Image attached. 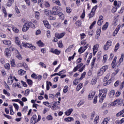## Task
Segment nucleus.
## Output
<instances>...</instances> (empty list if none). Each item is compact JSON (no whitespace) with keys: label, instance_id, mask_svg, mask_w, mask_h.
Masks as SVG:
<instances>
[{"label":"nucleus","instance_id":"1","mask_svg":"<svg viewBox=\"0 0 124 124\" xmlns=\"http://www.w3.org/2000/svg\"><path fill=\"white\" fill-rule=\"evenodd\" d=\"M116 61H117V57L115 56L111 63L112 68H113L114 71L115 72L112 73V74L113 75H114V76H115V75H117V74H118V72L120 71V69H119V67L116 66Z\"/></svg>","mask_w":124,"mask_h":124},{"label":"nucleus","instance_id":"2","mask_svg":"<svg viewBox=\"0 0 124 124\" xmlns=\"http://www.w3.org/2000/svg\"><path fill=\"white\" fill-rule=\"evenodd\" d=\"M41 120V116L40 115H38V119L37 116L36 115H33L32 117L31 118V123L33 124H35L36 123H38L39 121Z\"/></svg>","mask_w":124,"mask_h":124},{"label":"nucleus","instance_id":"3","mask_svg":"<svg viewBox=\"0 0 124 124\" xmlns=\"http://www.w3.org/2000/svg\"><path fill=\"white\" fill-rule=\"evenodd\" d=\"M22 46L23 47H25V48H30V49H31V50H32L33 51H34V50H35V46L28 43H22Z\"/></svg>","mask_w":124,"mask_h":124},{"label":"nucleus","instance_id":"4","mask_svg":"<svg viewBox=\"0 0 124 124\" xmlns=\"http://www.w3.org/2000/svg\"><path fill=\"white\" fill-rule=\"evenodd\" d=\"M31 25H32V23L29 22L28 23H26L23 25L22 28V31H27L30 29V27H31Z\"/></svg>","mask_w":124,"mask_h":124},{"label":"nucleus","instance_id":"5","mask_svg":"<svg viewBox=\"0 0 124 124\" xmlns=\"http://www.w3.org/2000/svg\"><path fill=\"white\" fill-rule=\"evenodd\" d=\"M106 69H107V66H104L101 68L98 71V76H101L106 71Z\"/></svg>","mask_w":124,"mask_h":124},{"label":"nucleus","instance_id":"6","mask_svg":"<svg viewBox=\"0 0 124 124\" xmlns=\"http://www.w3.org/2000/svg\"><path fill=\"white\" fill-rule=\"evenodd\" d=\"M52 12L53 15H58L60 12L59 11V6H55L52 8Z\"/></svg>","mask_w":124,"mask_h":124},{"label":"nucleus","instance_id":"7","mask_svg":"<svg viewBox=\"0 0 124 124\" xmlns=\"http://www.w3.org/2000/svg\"><path fill=\"white\" fill-rule=\"evenodd\" d=\"M111 43H112V42L111 41H107L106 44L104 46V50L107 51V50L109 49V47L111 46Z\"/></svg>","mask_w":124,"mask_h":124},{"label":"nucleus","instance_id":"8","mask_svg":"<svg viewBox=\"0 0 124 124\" xmlns=\"http://www.w3.org/2000/svg\"><path fill=\"white\" fill-rule=\"evenodd\" d=\"M64 35H65V32H62V33H56L55 34V37H56L58 39H61V38H62V37H63Z\"/></svg>","mask_w":124,"mask_h":124},{"label":"nucleus","instance_id":"9","mask_svg":"<svg viewBox=\"0 0 124 124\" xmlns=\"http://www.w3.org/2000/svg\"><path fill=\"white\" fill-rule=\"evenodd\" d=\"M13 81H14V78L12 76L10 75L8 78V84H9V85H12Z\"/></svg>","mask_w":124,"mask_h":124},{"label":"nucleus","instance_id":"10","mask_svg":"<svg viewBox=\"0 0 124 124\" xmlns=\"http://www.w3.org/2000/svg\"><path fill=\"white\" fill-rule=\"evenodd\" d=\"M102 23H103V16H100L99 17L97 24L98 25V26H101V25H102Z\"/></svg>","mask_w":124,"mask_h":124},{"label":"nucleus","instance_id":"11","mask_svg":"<svg viewBox=\"0 0 124 124\" xmlns=\"http://www.w3.org/2000/svg\"><path fill=\"white\" fill-rule=\"evenodd\" d=\"M5 54L8 58H9L10 56H11V51H10L8 48H6L5 49Z\"/></svg>","mask_w":124,"mask_h":124},{"label":"nucleus","instance_id":"12","mask_svg":"<svg viewBox=\"0 0 124 124\" xmlns=\"http://www.w3.org/2000/svg\"><path fill=\"white\" fill-rule=\"evenodd\" d=\"M72 112H73V108H70L65 112V115L66 116H70Z\"/></svg>","mask_w":124,"mask_h":124},{"label":"nucleus","instance_id":"13","mask_svg":"<svg viewBox=\"0 0 124 124\" xmlns=\"http://www.w3.org/2000/svg\"><path fill=\"white\" fill-rule=\"evenodd\" d=\"M43 23L44 25L47 29H51V26L49 24V23L47 22V20H45L43 21Z\"/></svg>","mask_w":124,"mask_h":124},{"label":"nucleus","instance_id":"14","mask_svg":"<svg viewBox=\"0 0 124 124\" xmlns=\"http://www.w3.org/2000/svg\"><path fill=\"white\" fill-rule=\"evenodd\" d=\"M15 42L16 44H17V45H18V46H19L21 49H22V46L20 45V41L19 40V38H18V37H16L15 38Z\"/></svg>","mask_w":124,"mask_h":124},{"label":"nucleus","instance_id":"15","mask_svg":"<svg viewBox=\"0 0 124 124\" xmlns=\"http://www.w3.org/2000/svg\"><path fill=\"white\" fill-rule=\"evenodd\" d=\"M3 44H5V45H7L8 46L11 45V41L7 40L3 41Z\"/></svg>","mask_w":124,"mask_h":124},{"label":"nucleus","instance_id":"16","mask_svg":"<svg viewBox=\"0 0 124 124\" xmlns=\"http://www.w3.org/2000/svg\"><path fill=\"white\" fill-rule=\"evenodd\" d=\"M16 57L19 60H22V56H21V54L20 53H19V51L18 50H16Z\"/></svg>","mask_w":124,"mask_h":124},{"label":"nucleus","instance_id":"17","mask_svg":"<svg viewBox=\"0 0 124 124\" xmlns=\"http://www.w3.org/2000/svg\"><path fill=\"white\" fill-rule=\"evenodd\" d=\"M115 90H111L109 92V93H108V95L109 96V97H113L114 95H115Z\"/></svg>","mask_w":124,"mask_h":124},{"label":"nucleus","instance_id":"18","mask_svg":"<svg viewBox=\"0 0 124 124\" xmlns=\"http://www.w3.org/2000/svg\"><path fill=\"white\" fill-rule=\"evenodd\" d=\"M94 94H95V92H92V93H90L89 94V98L90 99H92L94 96Z\"/></svg>","mask_w":124,"mask_h":124},{"label":"nucleus","instance_id":"19","mask_svg":"<svg viewBox=\"0 0 124 124\" xmlns=\"http://www.w3.org/2000/svg\"><path fill=\"white\" fill-rule=\"evenodd\" d=\"M53 26L55 28H61L62 27V23H54Z\"/></svg>","mask_w":124,"mask_h":124},{"label":"nucleus","instance_id":"20","mask_svg":"<svg viewBox=\"0 0 124 124\" xmlns=\"http://www.w3.org/2000/svg\"><path fill=\"white\" fill-rule=\"evenodd\" d=\"M94 14H95V12L94 11H93L92 10L91 13L89 14V18L90 19V18H93V17L94 16Z\"/></svg>","mask_w":124,"mask_h":124},{"label":"nucleus","instance_id":"21","mask_svg":"<svg viewBox=\"0 0 124 124\" xmlns=\"http://www.w3.org/2000/svg\"><path fill=\"white\" fill-rule=\"evenodd\" d=\"M120 31V27H119L118 26L116 28L114 31L113 32V36H115L117 34V33H118V31Z\"/></svg>","mask_w":124,"mask_h":124},{"label":"nucleus","instance_id":"22","mask_svg":"<svg viewBox=\"0 0 124 124\" xmlns=\"http://www.w3.org/2000/svg\"><path fill=\"white\" fill-rule=\"evenodd\" d=\"M26 71H25L22 69L19 70L18 71V73L19 74V75H24V74H26Z\"/></svg>","mask_w":124,"mask_h":124},{"label":"nucleus","instance_id":"23","mask_svg":"<svg viewBox=\"0 0 124 124\" xmlns=\"http://www.w3.org/2000/svg\"><path fill=\"white\" fill-rule=\"evenodd\" d=\"M107 93L105 94H102L101 98L100 99V102H103V100H104V98L106 97Z\"/></svg>","mask_w":124,"mask_h":124},{"label":"nucleus","instance_id":"24","mask_svg":"<svg viewBox=\"0 0 124 124\" xmlns=\"http://www.w3.org/2000/svg\"><path fill=\"white\" fill-rule=\"evenodd\" d=\"M57 15L59 16L60 19H62V20L64 19V15H63V14L59 13Z\"/></svg>","mask_w":124,"mask_h":124},{"label":"nucleus","instance_id":"25","mask_svg":"<svg viewBox=\"0 0 124 124\" xmlns=\"http://www.w3.org/2000/svg\"><path fill=\"white\" fill-rule=\"evenodd\" d=\"M65 122H71L72 121H74V119L72 117H68L64 119Z\"/></svg>","mask_w":124,"mask_h":124},{"label":"nucleus","instance_id":"26","mask_svg":"<svg viewBox=\"0 0 124 124\" xmlns=\"http://www.w3.org/2000/svg\"><path fill=\"white\" fill-rule=\"evenodd\" d=\"M97 32V35L96 36V38L98 39L99 37V36L100 35V33L101 32V29H98L96 31Z\"/></svg>","mask_w":124,"mask_h":124},{"label":"nucleus","instance_id":"27","mask_svg":"<svg viewBox=\"0 0 124 124\" xmlns=\"http://www.w3.org/2000/svg\"><path fill=\"white\" fill-rule=\"evenodd\" d=\"M108 25H109L108 22H106V24L104 25L103 27H102L103 31H106L107 28H108Z\"/></svg>","mask_w":124,"mask_h":124},{"label":"nucleus","instance_id":"28","mask_svg":"<svg viewBox=\"0 0 124 124\" xmlns=\"http://www.w3.org/2000/svg\"><path fill=\"white\" fill-rule=\"evenodd\" d=\"M83 88V84L80 83L77 87V90L80 91Z\"/></svg>","mask_w":124,"mask_h":124},{"label":"nucleus","instance_id":"29","mask_svg":"<svg viewBox=\"0 0 124 124\" xmlns=\"http://www.w3.org/2000/svg\"><path fill=\"white\" fill-rule=\"evenodd\" d=\"M98 45H94L93 47V54H94V53H95L96 51H95V50H97V49H98Z\"/></svg>","mask_w":124,"mask_h":124},{"label":"nucleus","instance_id":"30","mask_svg":"<svg viewBox=\"0 0 124 124\" xmlns=\"http://www.w3.org/2000/svg\"><path fill=\"white\" fill-rule=\"evenodd\" d=\"M37 44H38V46L40 47H43V46H44V44L42 42H41V40L38 41L37 42Z\"/></svg>","mask_w":124,"mask_h":124},{"label":"nucleus","instance_id":"31","mask_svg":"<svg viewBox=\"0 0 124 124\" xmlns=\"http://www.w3.org/2000/svg\"><path fill=\"white\" fill-rule=\"evenodd\" d=\"M107 89H104L100 91V93H102V94H104L105 93H107Z\"/></svg>","mask_w":124,"mask_h":124},{"label":"nucleus","instance_id":"32","mask_svg":"<svg viewBox=\"0 0 124 124\" xmlns=\"http://www.w3.org/2000/svg\"><path fill=\"white\" fill-rule=\"evenodd\" d=\"M44 0H38V3L41 7H42V5L44 3Z\"/></svg>","mask_w":124,"mask_h":124},{"label":"nucleus","instance_id":"33","mask_svg":"<svg viewBox=\"0 0 124 124\" xmlns=\"http://www.w3.org/2000/svg\"><path fill=\"white\" fill-rule=\"evenodd\" d=\"M119 47H120V44L117 43L115 46L114 52H117V50L119 49Z\"/></svg>","mask_w":124,"mask_h":124},{"label":"nucleus","instance_id":"34","mask_svg":"<svg viewBox=\"0 0 124 124\" xmlns=\"http://www.w3.org/2000/svg\"><path fill=\"white\" fill-rule=\"evenodd\" d=\"M9 108H10V114L11 115H14V112H13V108H12V106H9Z\"/></svg>","mask_w":124,"mask_h":124},{"label":"nucleus","instance_id":"35","mask_svg":"<svg viewBox=\"0 0 124 124\" xmlns=\"http://www.w3.org/2000/svg\"><path fill=\"white\" fill-rule=\"evenodd\" d=\"M97 81V79L96 78H93L92 80V85H95Z\"/></svg>","mask_w":124,"mask_h":124},{"label":"nucleus","instance_id":"36","mask_svg":"<svg viewBox=\"0 0 124 124\" xmlns=\"http://www.w3.org/2000/svg\"><path fill=\"white\" fill-rule=\"evenodd\" d=\"M124 54L122 53L121 55V57L119 59V62H123L124 61Z\"/></svg>","mask_w":124,"mask_h":124},{"label":"nucleus","instance_id":"37","mask_svg":"<svg viewBox=\"0 0 124 124\" xmlns=\"http://www.w3.org/2000/svg\"><path fill=\"white\" fill-rule=\"evenodd\" d=\"M95 60H96V58H93V62L91 63L92 64V68H93V66L94 65V62H95Z\"/></svg>","mask_w":124,"mask_h":124},{"label":"nucleus","instance_id":"38","mask_svg":"<svg viewBox=\"0 0 124 124\" xmlns=\"http://www.w3.org/2000/svg\"><path fill=\"white\" fill-rule=\"evenodd\" d=\"M4 67L6 69H10V65L8 63H6L4 65Z\"/></svg>","mask_w":124,"mask_h":124},{"label":"nucleus","instance_id":"39","mask_svg":"<svg viewBox=\"0 0 124 124\" xmlns=\"http://www.w3.org/2000/svg\"><path fill=\"white\" fill-rule=\"evenodd\" d=\"M58 46L60 48L63 47V45L62 44V41H60L58 43Z\"/></svg>","mask_w":124,"mask_h":124},{"label":"nucleus","instance_id":"40","mask_svg":"<svg viewBox=\"0 0 124 124\" xmlns=\"http://www.w3.org/2000/svg\"><path fill=\"white\" fill-rule=\"evenodd\" d=\"M54 54L55 55H60L61 54V51L56 49L54 50Z\"/></svg>","mask_w":124,"mask_h":124},{"label":"nucleus","instance_id":"41","mask_svg":"<svg viewBox=\"0 0 124 124\" xmlns=\"http://www.w3.org/2000/svg\"><path fill=\"white\" fill-rule=\"evenodd\" d=\"M31 77L32 78H34V79H37L38 78V77L37 76V75H36V74L33 73L31 75Z\"/></svg>","mask_w":124,"mask_h":124},{"label":"nucleus","instance_id":"42","mask_svg":"<svg viewBox=\"0 0 124 124\" xmlns=\"http://www.w3.org/2000/svg\"><path fill=\"white\" fill-rule=\"evenodd\" d=\"M27 82L28 85H32V80H31V79H27Z\"/></svg>","mask_w":124,"mask_h":124},{"label":"nucleus","instance_id":"43","mask_svg":"<svg viewBox=\"0 0 124 124\" xmlns=\"http://www.w3.org/2000/svg\"><path fill=\"white\" fill-rule=\"evenodd\" d=\"M66 12L67 13H69V14H70V13H71V11H72V10H71V9L70 8V7H66Z\"/></svg>","mask_w":124,"mask_h":124},{"label":"nucleus","instance_id":"44","mask_svg":"<svg viewBox=\"0 0 124 124\" xmlns=\"http://www.w3.org/2000/svg\"><path fill=\"white\" fill-rule=\"evenodd\" d=\"M67 91H68V87L65 86L63 90V93H67Z\"/></svg>","mask_w":124,"mask_h":124},{"label":"nucleus","instance_id":"45","mask_svg":"<svg viewBox=\"0 0 124 124\" xmlns=\"http://www.w3.org/2000/svg\"><path fill=\"white\" fill-rule=\"evenodd\" d=\"M43 103L44 104V105H46V106H47V107H51L50 103H49L48 102H44Z\"/></svg>","mask_w":124,"mask_h":124},{"label":"nucleus","instance_id":"46","mask_svg":"<svg viewBox=\"0 0 124 124\" xmlns=\"http://www.w3.org/2000/svg\"><path fill=\"white\" fill-rule=\"evenodd\" d=\"M86 75V72H84L81 74V77L80 78H79V81H81L83 78L85 77V76Z\"/></svg>","mask_w":124,"mask_h":124},{"label":"nucleus","instance_id":"47","mask_svg":"<svg viewBox=\"0 0 124 124\" xmlns=\"http://www.w3.org/2000/svg\"><path fill=\"white\" fill-rule=\"evenodd\" d=\"M99 119V116H97L95 117V119H94V123L96 124H97L98 122V121Z\"/></svg>","mask_w":124,"mask_h":124},{"label":"nucleus","instance_id":"48","mask_svg":"<svg viewBox=\"0 0 124 124\" xmlns=\"http://www.w3.org/2000/svg\"><path fill=\"white\" fill-rule=\"evenodd\" d=\"M46 119L47 121H52V120H53V117L51 115H48L46 117Z\"/></svg>","mask_w":124,"mask_h":124},{"label":"nucleus","instance_id":"49","mask_svg":"<svg viewBox=\"0 0 124 124\" xmlns=\"http://www.w3.org/2000/svg\"><path fill=\"white\" fill-rule=\"evenodd\" d=\"M53 2L56 3V4L59 5V6H61V2H60L59 0H55V1H53Z\"/></svg>","mask_w":124,"mask_h":124},{"label":"nucleus","instance_id":"50","mask_svg":"<svg viewBox=\"0 0 124 124\" xmlns=\"http://www.w3.org/2000/svg\"><path fill=\"white\" fill-rule=\"evenodd\" d=\"M3 93H4V94H7L8 96H10V93H8L7 91L5 90V89L3 90Z\"/></svg>","mask_w":124,"mask_h":124},{"label":"nucleus","instance_id":"51","mask_svg":"<svg viewBox=\"0 0 124 124\" xmlns=\"http://www.w3.org/2000/svg\"><path fill=\"white\" fill-rule=\"evenodd\" d=\"M81 39H84L86 37V34L84 33H81L80 34Z\"/></svg>","mask_w":124,"mask_h":124},{"label":"nucleus","instance_id":"52","mask_svg":"<svg viewBox=\"0 0 124 124\" xmlns=\"http://www.w3.org/2000/svg\"><path fill=\"white\" fill-rule=\"evenodd\" d=\"M29 93H30V90L29 89L26 90L25 92V96H28V95H29Z\"/></svg>","mask_w":124,"mask_h":124},{"label":"nucleus","instance_id":"53","mask_svg":"<svg viewBox=\"0 0 124 124\" xmlns=\"http://www.w3.org/2000/svg\"><path fill=\"white\" fill-rule=\"evenodd\" d=\"M12 30L13 31H15V32H16V33H18L19 31V30H18V29L16 28H13Z\"/></svg>","mask_w":124,"mask_h":124},{"label":"nucleus","instance_id":"54","mask_svg":"<svg viewBox=\"0 0 124 124\" xmlns=\"http://www.w3.org/2000/svg\"><path fill=\"white\" fill-rule=\"evenodd\" d=\"M85 10H83V13L81 16H80V17L81 18V19H84V18H85Z\"/></svg>","mask_w":124,"mask_h":124},{"label":"nucleus","instance_id":"55","mask_svg":"<svg viewBox=\"0 0 124 124\" xmlns=\"http://www.w3.org/2000/svg\"><path fill=\"white\" fill-rule=\"evenodd\" d=\"M13 106H14L15 108L18 111L19 110V106L17 104H14Z\"/></svg>","mask_w":124,"mask_h":124},{"label":"nucleus","instance_id":"56","mask_svg":"<svg viewBox=\"0 0 124 124\" xmlns=\"http://www.w3.org/2000/svg\"><path fill=\"white\" fill-rule=\"evenodd\" d=\"M120 83H121V81L120 80L116 81L115 82V83H114L115 87H118V86H119V84H120Z\"/></svg>","mask_w":124,"mask_h":124},{"label":"nucleus","instance_id":"57","mask_svg":"<svg viewBox=\"0 0 124 124\" xmlns=\"http://www.w3.org/2000/svg\"><path fill=\"white\" fill-rule=\"evenodd\" d=\"M122 104H123V101L120 100H117V105H118L119 106H121V105H122Z\"/></svg>","mask_w":124,"mask_h":124},{"label":"nucleus","instance_id":"58","mask_svg":"<svg viewBox=\"0 0 124 124\" xmlns=\"http://www.w3.org/2000/svg\"><path fill=\"white\" fill-rule=\"evenodd\" d=\"M107 61V55H104L103 57V62H106V61Z\"/></svg>","mask_w":124,"mask_h":124},{"label":"nucleus","instance_id":"59","mask_svg":"<svg viewBox=\"0 0 124 124\" xmlns=\"http://www.w3.org/2000/svg\"><path fill=\"white\" fill-rule=\"evenodd\" d=\"M35 16L37 19H38L39 17V12H35Z\"/></svg>","mask_w":124,"mask_h":124},{"label":"nucleus","instance_id":"60","mask_svg":"<svg viewBox=\"0 0 124 124\" xmlns=\"http://www.w3.org/2000/svg\"><path fill=\"white\" fill-rule=\"evenodd\" d=\"M40 65H41V66H42V67H44L45 68H46V64H44V63L42 62H40L39 63Z\"/></svg>","mask_w":124,"mask_h":124},{"label":"nucleus","instance_id":"61","mask_svg":"<svg viewBox=\"0 0 124 124\" xmlns=\"http://www.w3.org/2000/svg\"><path fill=\"white\" fill-rule=\"evenodd\" d=\"M117 105H118V100H116L112 103L113 106H116Z\"/></svg>","mask_w":124,"mask_h":124},{"label":"nucleus","instance_id":"62","mask_svg":"<svg viewBox=\"0 0 124 124\" xmlns=\"http://www.w3.org/2000/svg\"><path fill=\"white\" fill-rule=\"evenodd\" d=\"M96 23V21H94L90 26V30H92V29H93V26Z\"/></svg>","mask_w":124,"mask_h":124},{"label":"nucleus","instance_id":"63","mask_svg":"<svg viewBox=\"0 0 124 124\" xmlns=\"http://www.w3.org/2000/svg\"><path fill=\"white\" fill-rule=\"evenodd\" d=\"M124 81L121 83V84L120 87V90H123V89H124Z\"/></svg>","mask_w":124,"mask_h":124},{"label":"nucleus","instance_id":"64","mask_svg":"<svg viewBox=\"0 0 124 124\" xmlns=\"http://www.w3.org/2000/svg\"><path fill=\"white\" fill-rule=\"evenodd\" d=\"M76 25H78V27L81 26V21L78 20L76 22Z\"/></svg>","mask_w":124,"mask_h":124}]
</instances>
